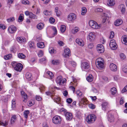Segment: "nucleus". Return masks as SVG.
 Segmentation results:
<instances>
[{"label":"nucleus","mask_w":127,"mask_h":127,"mask_svg":"<svg viewBox=\"0 0 127 127\" xmlns=\"http://www.w3.org/2000/svg\"><path fill=\"white\" fill-rule=\"evenodd\" d=\"M11 64L14 70L17 71L21 72L23 68V65L20 63H17L16 62H13Z\"/></svg>","instance_id":"1"},{"label":"nucleus","mask_w":127,"mask_h":127,"mask_svg":"<svg viewBox=\"0 0 127 127\" xmlns=\"http://www.w3.org/2000/svg\"><path fill=\"white\" fill-rule=\"evenodd\" d=\"M103 59L101 58L97 59L96 61V66L99 69H102L103 68L104 63Z\"/></svg>","instance_id":"2"},{"label":"nucleus","mask_w":127,"mask_h":127,"mask_svg":"<svg viewBox=\"0 0 127 127\" xmlns=\"http://www.w3.org/2000/svg\"><path fill=\"white\" fill-rule=\"evenodd\" d=\"M89 24L92 28L95 29H99L101 27V24L98 25L96 22L93 20L90 21Z\"/></svg>","instance_id":"3"},{"label":"nucleus","mask_w":127,"mask_h":127,"mask_svg":"<svg viewBox=\"0 0 127 127\" xmlns=\"http://www.w3.org/2000/svg\"><path fill=\"white\" fill-rule=\"evenodd\" d=\"M96 119V117L94 115H88L86 118V120L88 124H91L94 122Z\"/></svg>","instance_id":"4"},{"label":"nucleus","mask_w":127,"mask_h":127,"mask_svg":"<svg viewBox=\"0 0 127 127\" xmlns=\"http://www.w3.org/2000/svg\"><path fill=\"white\" fill-rule=\"evenodd\" d=\"M77 16L74 13H70L67 16V20L69 22H73L74 20L76 19Z\"/></svg>","instance_id":"5"},{"label":"nucleus","mask_w":127,"mask_h":127,"mask_svg":"<svg viewBox=\"0 0 127 127\" xmlns=\"http://www.w3.org/2000/svg\"><path fill=\"white\" fill-rule=\"evenodd\" d=\"M53 122L55 124H60L61 119L60 116H55L53 118Z\"/></svg>","instance_id":"6"},{"label":"nucleus","mask_w":127,"mask_h":127,"mask_svg":"<svg viewBox=\"0 0 127 127\" xmlns=\"http://www.w3.org/2000/svg\"><path fill=\"white\" fill-rule=\"evenodd\" d=\"M109 46L113 50H115L117 47L116 41L114 39H112L110 40Z\"/></svg>","instance_id":"7"},{"label":"nucleus","mask_w":127,"mask_h":127,"mask_svg":"<svg viewBox=\"0 0 127 127\" xmlns=\"http://www.w3.org/2000/svg\"><path fill=\"white\" fill-rule=\"evenodd\" d=\"M97 50L99 53H101L104 52V47L101 44H98L97 46Z\"/></svg>","instance_id":"8"},{"label":"nucleus","mask_w":127,"mask_h":127,"mask_svg":"<svg viewBox=\"0 0 127 127\" xmlns=\"http://www.w3.org/2000/svg\"><path fill=\"white\" fill-rule=\"evenodd\" d=\"M81 67L83 70L88 69L89 67V64L86 62H83L81 64Z\"/></svg>","instance_id":"9"},{"label":"nucleus","mask_w":127,"mask_h":127,"mask_svg":"<svg viewBox=\"0 0 127 127\" xmlns=\"http://www.w3.org/2000/svg\"><path fill=\"white\" fill-rule=\"evenodd\" d=\"M17 30L16 27L13 25H11L8 29V32L10 33L15 32Z\"/></svg>","instance_id":"10"},{"label":"nucleus","mask_w":127,"mask_h":127,"mask_svg":"<svg viewBox=\"0 0 127 127\" xmlns=\"http://www.w3.org/2000/svg\"><path fill=\"white\" fill-rule=\"evenodd\" d=\"M64 115L67 120H70L72 119L73 117L72 114L69 112L65 113Z\"/></svg>","instance_id":"11"},{"label":"nucleus","mask_w":127,"mask_h":127,"mask_svg":"<svg viewBox=\"0 0 127 127\" xmlns=\"http://www.w3.org/2000/svg\"><path fill=\"white\" fill-rule=\"evenodd\" d=\"M95 38V35L94 33L93 32L90 33L89 34L88 36L87 37V39L90 41L93 40Z\"/></svg>","instance_id":"12"},{"label":"nucleus","mask_w":127,"mask_h":127,"mask_svg":"<svg viewBox=\"0 0 127 127\" xmlns=\"http://www.w3.org/2000/svg\"><path fill=\"white\" fill-rule=\"evenodd\" d=\"M70 51L69 48H66L64 50V53L63 54L64 55L65 57H66L70 56Z\"/></svg>","instance_id":"13"},{"label":"nucleus","mask_w":127,"mask_h":127,"mask_svg":"<svg viewBox=\"0 0 127 127\" xmlns=\"http://www.w3.org/2000/svg\"><path fill=\"white\" fill-rule=\"evenodd\" d=\"M110 68L111 70L113 71H116L117 69V66L113 63L110 64Z\"/></svg>","instance_id":"14"},{"label":"nucleus","mask_w":127,"mask_h":127,"mask_svg":"<svg viewBox=\"0 0 127 127\" xmlns=\"http://www.w3.org/2000/svg\"><path fill=\"white\" fill-rule=\"evenodd\" d=\"M17 41L20 43H22L25 42L26 40L24 38L22 37H18L16 38Z\"/></svg>","instance_id":"15"},{"label":"nucleus","mask_w":127,"mask_h":127,"mask_svg":"<svg viewBox=\"0 0 127 127\" xmlns=\"http://www.w3.org/2000/svg\"><path fill=\"white\" fill-rule=\"evenodd\" d=\"M76 42L79 45L83 46L84 45V42L82 39H80L78 38L76 40Z\"/></svg>","instance_id":"16"},{"label":"nucleus","mask_w":127,"mask_h":127,"mask_svg":"<svg viewBox=\"0 0 127 127\" xmlns=\"http://www.w3.org/2000/svg\"><path fill=\"white\" fill-rule=\"evenodd\" d=\"M17 119L16 116L15 115H12L10 120V124L11 125L14 124L16 120Z\"/></svg>","instance_id":"17"},{"label":"nucleus","mask_w":127,"mask_h":127,"mask_svg":"<svg viewBox=\"0 0 127 127\" xmlns=\"http://www.w3.org/2000/svg\"><path fill=\"white\" fill-rule=\"evenodd\" d=\"M62 79V76H58L57 77L56 80V83L59 85H61V81Z\"/></svg>","instance_id":"18"},{"label":"nucleus","mask_w":127,"mask_h":127,"mask_svg":"<svg viewBox=\"0 0 127 127\" xmlns=\"http://www.w3.org/2000/svg\"><path fill=\"white\" fill-rule=\"evenodd\" d=\"M122 42L125 45H127V36L124 35L122 36Z\"/></svg>","instance_id":"19"},{"label":"nucleus","mask_w":127,"mask_h":127,"mask_svg":"<svg viewBox=\"0 0 127 127\" xmlns=\"http://www.w3.org/2000/svg\"><path fill=\"white\" fill-rule=\"evenodd\" d=\"M108 119L109 121L110 122H113L114 121V116L111 114H109L108 117Z\"/></svg>","instance_id":"20"},{"label":"nucleus","mask_w":127,"mask_h":127,"mask_svg":"<svg viewBox=\"0 0 127 127\" xmlns=\"http://www.w3.org/2000/svg\"><path fill=\"white\" fill-rule=\"evenodd\" d=\"M52 98L53 99L54 102H56L58 104H59L60 102V98L57 96L54 97L53 96Z\"/></svg>","instance_id":"21"},{"label":"nucleus","mask_w":127,"mask_h":127,"mask_svg":"<svg viewBox=\"0 0 127 127\" xmlns=\"http://www.w3.org/2000/svg\"><path fill=\"white\" fill-rule=\"evenodd\" d=\"M122 23V21L121 19H119L116 21L114 22L115 25L118 26L121 25Z\"/></svg>","instance_id":"22"},{"label":"nucleus","mask_w":127,"mask_h":127,"mask_svg":"<svg viewBox=\"0 0 127 127\" xmlns=\"http://www.w3.org/2000/svg\"><path fill=\"white\" fill-rule=\"evenodd\" d=\"M119 7L120 8L122 13L125 12V7L124 4H121L119 6Z\"/></svg>","instance_id":"23"},{"label":"nucleus","mask_w":127,"mask_h":127,"mask_svg":"<svg viewBox=\"0 0 127 127\" xmlns=\"http://www.w3.org/2000/svg\"><path fill=\"white\" fill-rule=\"evenodd\" d=\"M93 77L92 75L91 74H90L87 76L86 79L88 82H91L93 81Z\"/></svg>","instance_id":"24"},{"label":"nucleus","mask_w":127,"mask_h":127,"mask_svg":"<svg viewBox=\"0 0 127 127\" xmlns=\"http://www.w3.org/2000/svg\"><path fill=\"white\" fill-rule=\"evenodd\" d=\"M44 25L42 23H39L37 25V27L39 30H41L44 27Z\"/></svg>","instance_id":"25"},{"label":"nucleus","mask_w":127,"mask_h":127,"mask_svg":"<svg viewBox=\"0 0 127 127\" xmlns=\"http://www.w3.org/2000/svg\"><path fill=\"white\" fill-rule=\"evenodd\" d=\"M108 103L106 102H104L102 104V107L103 109L105 110L108 108Z\"/></svg>","instance_id":"26"},{"label":"nucleus","mask_w":127,"mask_h":127,"mask_svg":"<svg viewBox=\"0 0 127 127\" xmlns=\"http://www.w3.org/2000/svg\"><path fill=\"white\" fill-rule=\"evenodd\" d=\"M114 0H108V5L109 6H112L115 4Z\"/></svg>","instance_id":"27"},{"label":"nucleus","mask_w":127,"mask_h":127,"mask_svg":"<svg viewBox=\"0 0 127 127\" xmlns=\"http://www.w3.org/2000/svg\"><path fill=\"white\" fill-rule=\"evenodd\" d=\"M37 47L40 48H43L44 47V43L43 42H40L37 44Z\"/></svg>","instance_id":"28"},{"label":"nucleus","mask_w":127,"mask_h":127,"mask_svg":"<svg viewBox=\"0 0 127 127\" xmlns=\"http://www.w3.org/2000/svg\"><path fill=\"white\" fill-rule=\"evenodd\" d=\"M18 57L21 59H24L26 58L25 55L23 54L19 53L18 54Z\"/></svg>","instance_id":"29"},{"label":"nucleus","mask_w":127,"mask_h":127,"mask_svg":"<svg viewBox=\"0 0 127 127\" xmlns=\"http://www.w3.org/2000/svg\"><path fill=\"white\" fill-rule=\"evenodd\" d=\"M111 94L113 95H114L117 93V91L116 88L113 87L111 89Z\"/></svg>","instance_id":"30"},{"label":"nucleus","mask_w":127,"mask_h":127,"mask_svg":"<svg viewBox=\"0 0 127 127\" xmlns=\"http://www.w3.org/2000/svg\"><path fill=\"white\" fill-rule=\"evenodd\" d=\"M30 113L29 111L26 110L24 111V117L26 119L28 117V115Z\"/></svg>","instance_id":"31"},{"label":"nucleus","mask_w":127,"mask_h":127,"mask_svg":"<svg viewBox=\"0 0 127 127\" xmlns=\"http://www.w3.org/2000/svg\"><path fill=\"white\" fill-rule=\"evenodd\" d=\"M12 57L11 54H9L4 56V58L5 60H8L11 58Z\"/></svg>","instance_id":"32"},{"label":"nucleus","mask_w":127,"mask_h":127,"mask_svg":"<svg viewBox=\"0 0 127 127\" xmlns=\"http://www.w3.org/2000/svg\"><path fill=\"white\" fill-rule=\"evenodd\" d=\"M21 95L24 97V99H27V95L24 92L22 91L21 92Z\"/></svg>","instance_id":"33"},{"label":"nucleus","mask_w":127,"mask_h":127,"mask_svg":"<svg viewBox=\"0 0 127 127\" xmlns=\"http://www.w3.org/2000/svg\"><path fill=\"white\" fill-rule=\"evenodd\" d=\"M46 94L47 95L50 96L52 98L55 95V93L54 92H51L49 91L46 92Z\"/></svg>","instance_id":"34"},{"label":"nucleus","mask_w":127,"mask_h":127,"mask_svg":"<svg viewBox=\"0 0 127 127\" xmlns=\"http://www.w3.org/2000/svg\"><path fill=\"white\" fill-rule=\"evenodd\" d=\"M87 10L86 7H83L82 8V11L81 14L82 15H84L86 13Z\"/></svg>","instance_id":"35"},{"label":"nucleus","mask_w":127,"mask_h":127,"mask_svg":"<svg viewBox=\"0 0 127 127\" xmlns=\"http://www.w3.org/2000/svg\"><path fill=\"white\" fill-rule=\"evenodd\" d=\"M29 17L30 18L33 19L37 18V17L36 15L33 14L31 12H30L29 15Z\"/></svg>","instance_id":"36"},{"label":"nucleus","mask_w":127,"mask_h":127,"mask_svg":"<svg viewBox=\"0 0 127 127\" xmlns=\"http://www.w3.org/2000/svg\"><path fill=\"white\" fill-rule=\"evenodd\" d=\"M55 11L56 13L57 16H60V12L58 11V7H56L55 8Z\"/></svg>","instance_id":"37"},{"label":"nucleus","mask_w":127,"mask_h":127,"mask_svg":"<svg viewBox=\"0 0 127 127\" xmlns=\"http://www.w3.org/2000/svg\"><path fill=\"white\" fill-rule=\"evenodd\" d=\"M66 30V27L64 25H62L61 26L60 30L62 32H64Z\"/></svg>","instance_id":"38"},{"label":"nucleus","mask_w":127,"mask_h":127,"mask_svg":"<svg viewBox=\"0 0 127 127\" xmlns=\"http://www.w3.org/2000/svg\"><path fill=\"white\" fill-rule=\"evenodd\" d=\"M24 19V15L23 14H21L18 19V21L19 22H21Z\"/></svg>","instance_id":"39"},{"label":"nucleus","mask_w":127,"mask_h":127,"mask_svg":"<svg viewBox=\"0 0 127 127\" xmlns=\"http://www.w3.org/2000/svg\"><path fill=\"white\" fill-rule=\"evenodd\" d=\"M45 74L46 75H49L51 78H52V77L53 76V75L52 73L50 71L47 72L45 73Z\"/></svg>","instance_id":"40"},{"label":"nucleus","mask_w":127,"mask_h":127,"mask_svg":"<svg viewBox=\"0 0 127 127\" xmlns=\"http://www.w3.org/2000/svg\"><path fill=\"white\" fill-rule=\"evenodd\" d=\"M32 76L31 74L29 73H27L26 75V77L27 79H29Z\"/></svg>","instance_id":"41"},{"label":"nucleus","mask_w":127,"mask_h":127,"mask_svg":"<svg viewBox=\"0 0 127 127\" xmlns=\"http://www.w3.org/2000/svg\"><path fill=\"white\" fill-rule=\"evenodd\" d=\"M44 14L46 15H50L52 14L51 11H49L47 10H46L44 12Z\"/></svg>","instance_id":"42"},{"label":"nucleus","mask_w":127,"mask_h":127,"mask_svg":"<svg viewBox=\"0 0 127 127\" xmlns=\"http://www.w3.org/2000/svg\"><path fill=\"white\" fill-rule=\"evenodd\" d=\"M60 63L59 61L57 60H53L52 61V63L54 64H58Z\"/></svg>","instance_id":"43"},{"label":"nucleus","mask_w":127,"mask_h":127,"mask_svg":"<svg viewBox=\"0 0 127 127\" xmlns=\"http://www.w3.org/2000/svg\"><path fill=\"white\" fill-rule=\"evenodd\" d=\"M7 20L8 22H12L14 21L15 19L14 17H12L7 19Z\"/></svg>","instance_id":"44"},{"label":"nucleus","mask_w":127,"mask_h":127,"mask_svg":"<svg viewBox=\"0 0 127 127\" xmlns=\"http://www.w3.org/2000/svg\"><path fill=\"white\" fill-rule=\"evenodd\" d=\"M120 56L121 58L122 59H124L126 58L125 55L123 53H121L120 54Z\"/></svg>","instance_id":"45"},{"label":"nucleus","mask_w":127,"mask_h":127,"mask_svg":"<svg viewBox=\"0 0 127 127\" xmlns=\"http://www.w3.org/2000/svg\"><path fill=\"white\" fill-rule=\"evenodd\" d=\"M77 95L79 96H81L82 95V92L79 90H77L76 92Z\"/></svg>","instance_id":"46"},{"label":"nucleus","mask_w":127,"mask_h":127,"mask_svg":"<svg viewBox=\"0 0 127 127\" xmlns=\"http://www.w3.org/2000/svg\"><path fill=\"white\" fill-rule=\"evenodd\" d=\"M123 71L125 73H127V65H124L123 68Z\"/></svg>","instance_id":"47"},{"label":"nucleus","mask_w":127,"mask_h":127,"mask_svg":"<svg viewBox=\"0 0 127 127\" xmlns=\"http://www.w3.org/2000/svg\"><path fill=\"white\" fill-rule=\"evenodd\" d=\"M22 2L23 4H29V2L28 0H23Z\"/></svg>","instance_id":"48"},{"label":"nucleus","mask_w":127,"mask_h":127,"mask_svg":"<svg viewBox=\"0 0 127 127\" xmlns=\"http://www.w3.org/2000/svg\"><path fill=\"white\" fill-rule=\"evenodd\" d=\"M92 91L94 93L96 94L98 93V91L94 87L92 88Z\"/></svg>","instance_id":"49"},{"label":"nucleus","mask_w":127,"mask_h":127,"mask_svg":"<svg viewBox=\"0 0 127 127\" xmlns=\"http://www.w3.org/2000/svg\"><path fill=\"white\" fill-rule=\"evenodd\" d=\"M8 123L7 122L5 121L4 122H0V124L4 126H6L8 125Z\"/></svg>","instance_id":"50"},{"label":"nucleus","mask_w":127,"mask_h":127,"mask_svg":"<svg viewBox=\"0 0 127 127\" xmlns=\"http://www.w3.org/2000/svg\"><path fill=\"white\" fill-rule=\"evenodd\" d=\"M49 21L51 23H54L55 21V20L52 17H51L49 19Z\"/></svg>","instance_id":"51"},{"label":"nucleus","mask_w":127,"mask_h":127,"mask_svg":"<svg viewBox=\"0 0 127 127\" xmlns=\"http://www.w3.org/2000/svg\"><path fill=\"white\" fill-rule=\"evenodd\" d=\"M86 101L87 100L86 99L83 98L81 99V103H83V104H84L86 103Z\"/></svg>","instance_id":"52"},{"label":"nucleus","mask_w":127,"mask_h":127,"mask_svg":"<svg viewBox=\"0 0 127 127\" xmlns=\"http://www.w3.org/2000/svg\"><path fill=\"white\" fill-rule=\"evenodd\" d=\"M43 52L41 50L39 51V52L38 53V55L39 57H40L43 56Z\"/></svg>","instance_id":"53"},{"label":"nucleus","mask_w":127,"mask_h":127,"mask_svg":"<svg viewBox=\"0 0 127 127\" xmlns=\"http://www.w3.org/2000/svg\"><path fill=\"white\" fill-rule=\"evenodd\" d=\"M114 35V32L113 31H111V32L110 35L109 37L110 38H113Z\"/></svg>","instance_id":"54"},{"label":"nucleus","mask_w":127,"mask_h":127,"mask_svg":"<svg viewBox=\"0 0 127 127\" xmlns=\"http://www.w3.org/2000/svg\"><path fill=\"white\" fill-rule=\"evenodd\" d=\"M127 91V85L126 86L122 91V93H123Z\"/></svg>","instance_id":"55"},{"label":"nucleus","mask_w":127,"mask_h":127,"mask_svg":"<svg viewBox=\"0 0 127 127\" xmlns=\"http://www.w3.org/2000/svg\"><path fill=\"white\" fill-rule=\"evenodd\" d=\"M89 107L91 108V109H94L95 107V106L92 104H90L89 105Z\"/></svg>","instance_id":"56"},{"label":"nucleus","mask_w":127,"mask_h":127,"mask_svg":"<svg viewBox=\"0 0 127 127\" xmlns=\"http://www.w3.org/2000/svg\"><path fill=\"white\" fill-rule=\"evenodd\" d=\"M49 52L51 53H53L54 52L55 50H54L53 48H51L49 49Z\"/></svg>","instance_id":"57"},{"label":"nucleus","mask_w":127,"mask_h":127,"mask_svg":"<svg viewBox=\"0 0 127 127\" xmlns=\"http://www.w3.org/2000/svg\"><path fill=\"white\" fill-rule=\"evenodd\" d=\"M72 101V99L71 98H68L67 99L66 101L68 103H71Z\"/></svg>","instance_id":"58"},{"label":"nucleus","mask_w":127,"mask_h":127,"mask_svg":"<svg viewBox=\"0 0 127 127\" xmlns=\"http://www.w3.org/2000/svg\"><path fill=\"white\" fill-rule=\"evenodd\" d=\"M108 19V18H103L102 21V22L103 23H105Z\"/></svg>","instance_id":"59"},{"label":"nucleus","mask_w":127,"mask_h":127,"mask_svg":"<svg viewBox=\"0 0 127 127\" xmlns=\"http://www.w3.org/2000/svg\"><path fill=\"white\" fill-rule=\"evenodd\" d=\"M70 64L71 65L74 67H75L76 66V63L73 61L71 62Z\"/></svg>","instance_id":"60"},{"label":"nucleus","mask_w":127,"mask_h":127,"mask_svg":"<svg viewBox=\"0 0 127 127\" xmlns=\"http://www.w3.org/2000/svg\"><path fill=\"white\" fill-rule=\"evenodd\" d=\"M5 26L3 25L2 24H0V29H1L4 30L5 29Z\"/></svg>","instance_id":"61"},{"label":"nucleus","mask_w":127,"mask_h":127,"mask_svg":"<svg viewBox=\"0 0 127 127\" xmlns=\"http://www.w3.org/2000/svg\"><path fill=\"white\" fill-rule=\"evenodd\" d=\"M15 102L14 101H12V107L14 109L15 107Z\"/></svg>","instance_id":"62"},{"label":"nucleus","mask_w":127,"mask_h":127,"mask_svg":"<svg viewBox=\"0 0 127 127\" xmlns=\"http://www.w3.org/2000/svg\"><path fill=\"white\" fill-rule=\"evenodd\" d=\"M93 47V45L92 43L89 44L88 45V47L89 49H91Z\"/></svg>","instance_id":"63"},{"label":"nucleus","mask_w":127,"mask_h":127,"mask_svg":"<svg viewBox=\"0 0 127 127\" xmlns=\"http://www.w3.org/2000/svg\"><path fill=\"white\" fill-rule=\"evenodd\" d=\"M124 100L123 98V97H122L121 99L120 100V104H123L124 103Z\"/></svg>","instance_id":"64"}]
</instances>
